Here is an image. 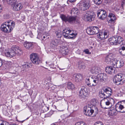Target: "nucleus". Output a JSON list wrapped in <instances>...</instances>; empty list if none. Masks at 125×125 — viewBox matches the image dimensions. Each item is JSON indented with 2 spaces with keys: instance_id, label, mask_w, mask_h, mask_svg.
I'll return each instance as SVG.
<instances>
[{
  "instance_id": "1",
  "label": "nucleus",
  "mask_w": 125,
  "mask_h": 125,
  "mask_svg": "<svg viewBox=\"0 0 125 125\" xmlns=\"http://www.w3.org/2000/svg\"><path fill=\"white\" fill-rule=\"evenodd\" d=\"M0 51L6 57L11 58L15 56L16 54H20L21 50L18 46H15L12 47L10 52L8 51L6 48H3L0 49Z\"/></svg>"
},
{
  "instance_id": "2",
  "label": "nucleus",
  "mask_w": 125,
  "mask_h": 125,
  "mask_svg": "<svg viewBox=\"0 0 125 125\" xmlns=\"http://www.w3.org/2000/svg\"><path fill=\"white\" fill-rule=\"evenodd\" d=\"M15 26V22L12 21L5 22L1 25V29L3 31L6 33L10 32Z\"/></svg>"
},
{
  "instance_id": "3",
  "label": "nucleus",
  "mask_w": 125,
  "mask_h": 125,
  "mask_svg": "<svg viewBox=\"0 0 125 125\" xmlns=\"http://www.w3.org/2000/svg\"><path fill=\"white\" fill-rule=\"evenodd\" d=\"M94 34H96V37L100 40L106 39L107 38L109 33L107 31L105 30L103 32H99V28L96 26H94Z\"/></svg>"
},
{
  "instance_id": "4",
  "label": "nucleus",
  "mask_w": 125,
  "mask_h": 125,
  "mask_svg": "<svg viewBox=\"0 0 125 125\" xmlns=\"http://www.w3.org/2000/svg\"><path fill=\"white\" fill-rule=\"evenodd\" d=\"M111 45H117L118 44L123 45L124 41L121 37L115 36L111 37L109 39Z\"/></svg>"
},
{
  "instance_id": "5",
  "label": "nucleus",
  "mask_w": 125,
  "mask_h": 125,
  "mask_svg": "<svg viewBox=\"0 0 125 125\" xmlns=\"http://www.w3.org/2000/svg\"><path fill=\"white\" fill-rule=\"evenodd\" d=\"M113 81L116 84L118 85L122 84L125 82V75L121 74H118L114 77Z\"/></svg>"
},
{
  "instance_id": "6",
  "label": "nucleus",
  "mask_w": 125,
  "mask_h": 125,
  "mask_svg": "<svg viewBox=\"0 0 125 125\" xmlns=\"http://www.w3.org/2000/svg\"><path fill=\"white\" fill-rule=\"evenodd\" d=\"M94 83H97L99 82H103L107 78L106 74L104 73H100L94 75Z\"/></svg>"
},
{
  "instance_id": "7",
  "label": "nucleus",
  "mask_w": 125,
  "mask_h": 125,
  "mask_svg": "<svg viewBox=\"0 0 125 125\" xmlns=\"http://www.w3.org/2000/svg\"><path fill=\"white\" fill-rule=\"evenodd\" d=\"M94 107L93 104H89L88 106H86L84 107L83 113L84 114L87 116H91L94 112L92 109Z\"/></svg>"
},
{
  "instance_id": "8",
  "label": "nucleus",
  "mask_w": 125,
  "mask_h": 125,
  "mask_svg": "<svg viewBox=\"0 0 125 125\" xmlns=\"http://www.w3.org/2000/svg\"><path fill=\"white\" fill-rule=\"evenodd\" d=\"M72 31L68 29H65L63 31V35L64 37L67 39H72L75 37L76 34H74L72 32Z\"/></svg>"
},
{
  "instance_id": "9",
  "label": "nucleus",
  "mask_w": 125,
  "mask_h": 125,
  "mask_svg": "<svg viewBox=\"0 0 125 125\" xmlns=\"http://www.w3.org/2000/svg\"><path fill=\"white\" fill-rule=\"evenodd\" d=\"M30 56L31 60L33 63L37 64L41 62L37 54L32 53L30 55Z\"/></svg>"
},
{
  "instance_id": "10",
  "label": "nucleus",
  "mask_w": 125,
  "mask_h": 125,
  "mask_svg": "<svg viewBox=\"0 0 125 125\" xmlns=\"http://www.w3.org/2000/svg\"><path fill=\"white\" fill-rule=\"evenodd\" d=\"M60 17L62 20L65 22L68 21L70 23L75 21L76 19V17L73 16L66 17L65 15L62 14L60 16Z\"/></svg>"
},
{
  "instance_id": "11",
  "label": "nucleus",
  "mask_w": 125,
  "mask_h": 125,
  "mask_svg": "<svg viewBox=\"0 0 125 125\" xmlns=\"http://www.w3.org/2000/svg\"><path fill=\"white\" fill-rule=\"evenodd\" d=\"M79 94L81 98H84L85 97L87 96L88 94L87 88L83 87H82L79 91Z\"/></svg>"
},
{
  "instance_id": "12",
  "label": "nucleus",
  "mask_w": 125,
  "mask_h": 125,
  "mask_svg": "<svg viewBox=\"0 0 125 125\" xmlns=\"http://www.w3.org/2000/svg\"><path fill=\"white\" fill-rule=\"evenodd\" d=\"M124 62L122 60L120 61L117 60L115 59L114 60L112 65L114 68H119L121 67L124 65Z\"/></svg>"
},
{
  "instance_id": "13",
  "label": "nucleus",
  "mask_w": 125,
  "mask_h": 125,
  "mask_svg": "<svg viewBox=\"0 0 125 125\" xmlns=\"http://www.w3.org/2000/svg\"><path fill=\"white\" fill-rule=\"evenodd\" d=\"M115 109L116 111L122 113L125 112V107L120 103H118L115 105Z\"/></svg>"
},
{
  "instance_id": "14",
  "label": "nucleus",
  "mask_w": 125,
  "mask_h": 125,
  "mask_svg": "<svg viewBox=\"0 0 125 125\" xmlns=\"http://www.w3.org/2000/svg\"><path fill=\"white\" fill-rule=\"evenodd\" d=\"M89 7V2L85 1L79 5V8L81 10H87Z\"/></svg>"
},
{
  "instance_id": "15",
  "label": "nucleus",
  "mask_w": 125,
  "mask_h": 125,
  "mask_svg": "<svg viewBox=\"0 0 125 125\" xmlns=\"http://www.w3.org/2000/svg\"><path fill=\"white\" fill-rule=\"evenodd\" d=\"M107 15L106 11L104 10L101 11L99 10L97 13V16L100 19L104 20L105 19Z\"/></svg>"
},
{
  "instance_id": "16",
  "label": "nucleus",
  "mask_w": 125,
  "mask_h": 125,
  "mask_svg": "<svg viewBox=\"0 0 125 125\" xmlns=\"http://www.w3.org/2000/svg\"><path fill=\"white\" fill-rule=\"evenodd\" d=\"M116 19V18L115 15L110 13L109 14L107 18V20L109 23H114Z\"/></svg>"
},
{
  "instance_id": "17",
  "label": "nucleus",
  "mask_w": 125,
  "mask_h": 125,
  "mask_svg": "<svg viewBox=\"0 0 125 125\" xmlns=\"http://www.w3.org/2000/svg\"><path fill=\"white\" fill-rule=\"evenodd\" d=\"M115 59L113 57L112 54H110L106 56L105 58V61L108 64L110 63L111 62H112L113 63V62Z\"/></svg>"
},
{
  "instance_id": "18",
  "label": "nucleus",
  "mask_w": 125,
  "mask_h": 125,
  "mask_svg": "<svg viewBox=\"0 0 125 125\" xmlns=\"http://www.w3.org/2000/svg\"><path fill=\"white\" fill-rule=\"evenodd\" d=\"M73 78L77 82H78L81 81L83 79V76L80 73L75 74L73 76Z\"/></svg>"
},
{
  "instance_id": "19",
  "label": "nucleus",
  "mask_w": 125,
  "mask_h": 125,
  "mask_svg": "<svg viewBox=\"0 0 125 125\" xmlns=\"http://www.w3.org/2000/svg\"><path fill=\"white\" fill-rule=\"evenodd\" d=\"M93 15H91L89 13H87L84 15L83 17V19L86 21H91L92 20L93 17Z\"/></svg>"
},
{
  "instance_id": "20",
  "label": "nucleus",
  "mask_w": 125,
  "mask_h": 125,
  "mask_svg": "<svg viewBox=\"0 0 125 125\" xmlns=\"http://www.w3.org/2000/svg\"><path fill=\"white\" fill-rule=\"evenodd\" d=\"M23 7V6L20 3H16L13 6V10L18 11L21 9Z\"/></svg>"
},
{
  "instance_id": "21",
  "label": "nucleus",
  "mask_w": 125,
  "mask_h": 125,
  "mask_svg": "<svg viewBox=\"0 0 125 125\" xmlns=\"http://www.w3.org/2000/svg\"><path fill=\"white\" fill-rule=\"evenodd\" d=\"M105 71L108 73L114 74L115 72V68H114L111 66H108L106 67Z\"/></svg>"
},
{
  "instance_id": "22",
  "label": "nucleus",
  "mask_w": 125,
  "mask_h": 125,
  "mask_svg": "<svg viewBox=\"0 0 125 125\" xmlns=\"http://www.w3.org/2000/svg\"><path fill=\"white\" fill-rule=\"evenodd\" d=\"M104 103L105 104V105L107 106H109L110 105H111L112 103V102H114V101L113 99L110 98H107L104 99Z\"/></svg>"
},
{
  "instance_id": "23",
  "label": "nucleus",
  "mask_w": 125,
  "mask_h": 125,
  "mask_svg": "<svg viewBox=\"0 0 125 125\" xmlns=\"http://www.w3.org/2000/svg\"><path fill=\"white\" fill-rule=\"evenodd\" d=\"M60 52L61 54L64 56L67 54L68 52V50L66 47L61 48L60 50Z\"/></svg>"
},
{
  "instance_id": "24",
  "label": "nucleus",
  "mask_w": 125,
  "mask_h": 125,
  "mask_svg": "<svg viewBox=\"0 0 125 125\" xmlns=\"http://www.w3.org/2000/svg\"><path fill=\"white\" fill-rule=\"evenodd\" d=\"M23 45L27 49H31L32 48V43L31 42H25L24 43Z\"/></svg>"
},
{
  "instance_id": "25",
  "label": "nucleus",
  "mask_w": 125,
  "mask_h": 125,
  "mask_svg": "<svg viewBox=\"0 0 125 125\" xmlns=\"http://www.w3.org/2000/svg\"><path fill=\"white\" fill-rule=\"evenodd\" d=\"M104 90L105 93L106 97L107 98H108V97L110 96L112 94V90L110 88L106 89Z\"/></svg>"
},
{
  "instance_id": "26",
  "label": "nucleus",
  "mask_w": 125,
  "mask_h": 125,
  "mask_svg": "<svg viewBox=\"0 0 125 125\" xmlns=\"http://www.w3.org/2000/svg\"><path fill=\"white\" fill-rule=\"evenodd\" d=\"M67 88L70 90H72L74 89L75 88L74 85L72 83L69 82L67 83Z\"/></svg>"
},
{
  "instance_id": "27",
  "label": "nucleus",
  "mask_w": 125,
  "mask_h": 125,
  "mask_svg": "<svg viewBox=\"0 0 125 125\" xmlns=\"http://www.w3.org/2000/svg\"><path fill=\"white\" fill-rule=\"evenodd\" d=\"M79 13V10L76 8H73L71 10V13L72 14L76 15L78 14Z\"/></svg>"
},
{
  "instance_id": "28",
  "label": "nucleus",
  "mask_w": 125,
  "mask_h": 125,
  "mask_svg": "<svg viewBox=\"0 0 125 125\" xmlns=\"http://www.w3.org/2000/svg\"><path fill=\"white\" fill-rule=\"evenodd\" d=\"M99 96L101 98H104V99L107 98L105 96V93L104 90V89L102 90L99 92Z\"/></svg>"
},
{
  "instance_id": "29",
  "label": "nucleus",
  "mask_w": 125,
  "mask_h": 125,
  "mask_svg": "<svg viewBox=\"0 0 125 125\" xmlns=\"http://www.w3.org/2000/svg\"><path fill=\"white\" fill-rule=\"evenodd\" d=\"M93 28H94V26L87 28L86 30V32L89 35L93 34V31L92 29Z\"/></svg>"
},
{
  "instance_id": "30",
  "label": "nucleus",
  "mask_w": 125,
  "mask_h": 125,
  "mask_svg": "<svg viewBox=\"0 0 125 125\" xmlns=\"http://www.w3.org/2000/svg\"><path fill=\"white\" fill-rule=\"evenodd\" d=\"M58 44V40H55L52 41L51 43V45L53 47L56 46Z\"/></svg>"
},
{
  "instance_id": "31",
  "label": "nucleus",
  "mask_w": 125,
  "mask_h": 125,
  "mask_svg": "<svg viewBox=\"0 0 125 125\" xmlns=\"http://www.w3.org/2000/svg\"><path fill=\"white\" fill-rule=\"evenodd\" d=\"M116 111L115 109L114 108H112L110 110L109 113L111 115L113 116L116 114Z\"/></svg>"
},
{
  "instance_id": "32",
  "label": "nucleus",
  "mask_w": 125,
  "mask_h": 125,
  "mask_svg": "<svg viewBox=\"0 0 125 125\" xmlns=\"http://www.w3.org/2000/svg\"><path fill=\"white\" fill-rule=\"evenodd\" d=\"M57 37L58 38H60L62 36V32L60 31H58L55 32Z\"/></svg>"
},
{
  "instance_id": "33",
  "label": "nucleus",
  "mask_w": 125,
  "mask_h": 125,
  "mask_svg": "<svg viewBox=\"0 0 125 125\" xmlns=\"http://www.w3.org/2000/svg\"><path fill=\"white\" fill-rule=\"evenodd\" d=\"M89 78L86 79L85 81L87 85L89 86H93V84H91L89 81Z\"/></svg>"
},
{
  "instance_id": "34",
  "label": "nucleus",
  "mask_w": 125,
  "mask_h": 125,
  "mask_svg": "<svg viewBox=\"0 0 125 125\" xmlns=\"http://www.w3.org/2000/svg\"><path fill=\"white\" fill-rule=\"evenodd\" d=\"M100 69L98 67H95L94 69V75H96L99 72Z\"/></svg>"
},
{
  "instance_id": "35",
  "label": "nucleus",
  "mask_w": 125,
  "mask_h": 125,
  "mask_svg": "<svg viewBox=\"0 0 125 125\" xmlns=\"http://www.w3.org/2000/svg\"><path fill=\"white\" fill-rule=\"evenodd\" d=\"M29 67V66L27 64H24L22 66V68H23V69H22V70L24 71L27 68H28Z\"/></svg>"
},
{
  "instance_id": "36",
  "label": "nucleus",
  "mask_w": 125,
  "mask_h": 125,
  "mask_svg": "<svg viewBox=\"0 0 125 125\" xmlns=\"http://www.w3.org/2000/svg\"><path fill=\"white\" fill-rule=\"evenodd\" d=\"M101 0H94V3L96 5H99L101 2Z\"/></svg>"
},
{
  "instance_id": "37",
  "label": "nucleus",
  "mask_w": 125,
  "mask_h": 125,
  "mask_svg": "<svg viewBox=\"0 0 125 125\" xmlns=\"http://www.w3.org/2000/svg\"><path fill=\"white\" fill-rule=\"evenodd\" d=\"M78 68L79 69H83L85 68V66H84L82 65V64H78Z\"/></svg>"
},
{
  "instance_id": "38",
  "label": "nucleus",
  "mask_w": 125,
  "mask_h": 125,
  "mask_svg": "<svg viewBox=\"0 0 125 125\" xmlns=\"http://www.w3.org/2000/svg\"><path fill=\"white\" fill-rule=\"evenodd\" d=\"M53 112L52 111H50L47 114H46V116L47 117H50L53 114Z\"/></svg>"
},
{
  "instance_id": "39",
  "label": "nucleus",
  "mask_w": 125,
  "mask_h": 125,
  "mask_svg": "<svg viewBox=\"0 0 125 125\" xmlns=\"http://www.w3.org/2000/svg\"><path fill=\"white\" fill-rule=\"evenodd\" d=\"M83 52L87 54H90L91 53L90 52H89V50L88 49H86L84 50Z\"/></svg>"
},
{
  "instance_id": "40",
  "label": "nucleus",
  "mask_w": 125,
  "mask_h": 125,
  "mask_svg": "<svg viewBox=\"0 0 125 125\" xmlns=\"http://www.w3.org/2000/svg\"><path fill=\"white\" fill-rule=\"evenodd\" d=\"M15 0H7V2L8 4H10L11 3L15 1Z\"/></svg>"
},
{
  "instance_id": "41",
  "label": "nucleus",
  "mask_w": 125,
  "mask_h": 125,
  "mask_svg": "<svg viewBox=\"0 0 125 125\" xmlns=\"http://www.w3.org/2000/svg\"><path fill=\"white\" fill-rule=\"evenodd\" d=\"M94 125H103L102 122H97L95 123Z\"/></svg>"
},
{
  "instance_id": "42",
  "label": "nucleus",
  "mask_w": 125,
  "mask_h": 125,
  "mask_svg": "<svg viewBox=\"0 0 125 125\" xmlns=\"http://www.w3.org/2000/svg\"><path fill=\"white\" fill-rule=\"evenodd\" d=\"M95 110V113L94 115H96L98 113V110L97 107H95L94 108V111Z\"/></svg>"
},
{
  "instance_id": "43",
  "label": "nucleus",
  "mask_w": 125,
  "mask_h": 125,
  "mask_svg": "<svg viewBox=\"0 0 125 125\" xmlns=\"http://www.w3.org/2000/svg\"><path fill=\"white\" fill-rule=\"evenodd\" d=\"M121 92L119 91L118 90L117 93V96H120L121 95Z\"/></svg>"
},
{
  "instance_id": "44",
  "label": "nucleus",
  "mask_w": 125,
  "mask_h": 125,
  "mask_svg": "<svg viewBox=\"0 0 125 125\" xmlns=\"http://www.w3.org/2000/svg\"><path fill=\"white\" fill-rule=\"evenodd\" d=\"M79 123L80 125H86L85 123L83 122H80Z\"/></svg>"
},
{
  "instance_id": "45",
  "label": "nucleus",
  "mask_w": 125,
  "mask_h": 125,
  "mask_svg": "<svg viewBox=\"0 0 125 125\" xmlns=\"http://www.w3.org/2000/svg\"><path fill=\"white\" fill-rule=\"evenodd\" d=\"M2 61L1 59H0V67L2 66Z\"/></svg>"
},
{
  "instance_id": "46",
  "label": "nucleus",
  "mask_w": 125,
  "mask_h": 125,
  "mask_svg": "<svg viewBox=\"0 0 125 125\" xmlns=\"http://www.w3.org/2000/svg\"><path fill=\"white\" fill-rule=\"evenodd\" d=\"M125 3V0H124L122 1V2L121 4V6L122 7H123V5Z\"/></svg>"
},
{
  "instance_id": "47",
  "label": "nucleus",
  "mask_w": 125,
  "mask_h": 125,
  "mask_svg": "<svg viewBox=\"0 0 125 125\" xmlns=\"http://www.w3.org/2000/svg\"><path fill=\"white\" fill-rule=\"evenodd\" d=\"M119 52L121 54H122V49L120 48L119 50Z\"/></svg>"
},
{
  "instance_id": "48",
  "label": "nucleus",
  "mask_w": 125,
  "mask_h": 125,
  "mask_svg": "<svg viewBox=\"0 0 125 125\" xmlns=\"http://www.w3.org/2000/svg\"><path fill=\"white\" fill-rule=\"evenodd\" d=\"M102 103H100V105H101V107L103 108H106L105 106L104 105H102Z\"/></svg>"
},
{
  "instance_id": "49",
  "label": "nucleus",
  "mask_w": 125,
  "mask_h": 125,
  "mask_svg": "<svg viewBox=\"0 0 125 125\" xmlns=\"http://www.w3.org/2000/svg\"><path fill=\"white\" fill-rule=\"evenodd\" d=\"M120 49H122V50H123V51L125 50V47L123 46H122V47Z\"/></svg>"
},
{
  "instance_id": "50",
  "label": "nucleus",
  "mask_w": 125,
  "mask_h": 125,
  "mask_svg": "<svg viewBox=\"0 0 125 125\" xmlns=\"http://www.w3.org/2000/svg\"><path fill=\"white\" fill-rule=\"evenodd\" d=\"M70 2H75L76 0H68Z\"/></svg>"
},
{
  "instance_id": "51",
  "label": "nucleus",
  "mask_w": 125,
  "mask_h": 125,
  "mask_svg": "<svg viewBox=\"0 0 125 125\" xmlns=\"http://www.w3.org/2000/svg\"><path fill=\"white\" fill-rule=\"evenodd\" d=\"M0 125H4L2 121L0 120Z\"/></svg>"
},
{
  "instance_id": "52",
  "label": "nucleus",
  "mask_w": 125,
  "mask_h": 125,
  "mask_svg": "<svg viewBox=\"0 0 125 125\" xmlns=\"http://www.w3.org/2000/svg\"><path fill=\"white\" fill-rule=\"evenodd\" d=\"M2 11V7L1 6V5H0V13Z\"/></svg>"
},
{
  "instance_id": "53",
  "label": "nucleus",
  "mask_w": 125,
  "mask_h": 125,
  "mask_svg": "<svg viewBox=\"0 0 125 125\" xmlns=\"http://www.w3.org/2000/svg\"><path fill=\"white\" fill-rule=\"evenodd\" d=\"M94 70L93 69H92L91 70V72L93 74L94 73Z\"/></svg>"
},
{
  "instance_id": "54",
  "label": "nucleus",
  "mask_w": 125,
  "mask_h": 125,
  "mask_svg": "<svg viewBox=\"0 0 125 125\" xmlns=\"http://www.w3.org/2000/svg\"><path fill=\"white\" fill-rule=\"evenodd\" d=\"M75 125H80L79 123L78 122V123L76 124Z\"/></svg>"
},
{
  "instance_id": "55",
  "label": "nucleus",
  "mask_w": 125,
  "mask_h": 125,
  "mask_svg": "<svg viewBox=\"0 0 125 125\" xmlns=\"http://www.w3.org/2000/svg\"><path fill=\"white\" fill-rule=\"evenodd\" d=\"M45 38V36H43V38L44 39Z\"/></svg>"
},
{
  "instance_id": "56",
  "label": "nucleus",
  "mask_w": 125,
  "mask_h": 125,
  "mask_svg": "<svg viewBox=\"0 0 125 125\" xmlns=\"http://www.w3.org/2000/svg\"><path fill=\"white\" fill-rule=\"evenodd\" d=\"M123 46L124 47H125V44H124L123 45Z\"/></svg>"
},
{
  "instance_id": "57",
  "label": "nucleus",
  "mask_w": 125,
  "mask_h": 125,
  "mask_svg": "<svg viewBox=\"0 0 125 125\" xmlns=\"http://www.w3.org/2000/svg\"><path fill=\"white\" fill-rule=\"evenodd\" d=\"M112 28L113 29V30H114V27H112Z\"/></svg>"
},
{
  "instance_id": "58",
  "label": "nucleus",
  "mask_w": 125,
  "mask_h": 125,
  "mask_svg": "<svg viewBox=\"0 0 125 125\" xmlns=\"http://www.w3.org/2000/svg\"><path fill=\"white\" fill-rule=\"evenodd\" d=\"M1 84V79H0V85Z\"/></svg>"
},
{
  "instance_id": "59",
  "label": "nucleus",
  "mask_w": 125,
  "mask_h": 125,
  "mask_svg": "<svg viewBox=\"0 0 125 125\" xmlns=\"http://www.w3.org/2000/svg\"><path fill=\"white\" fill-rule=\"evenodd\" d=\"M95 102H96V104H98V103H97V102H96V100H95Z\"/></svg>"
},
{
  "instance_id": "60",
  "label": "nucleus",
  "mask_w": 125,
  "mask_h": 125,
  "mask_svg": "<svg viewBox=\"0 0 125 125\" xmlns=\"http://www.w3.org/2000/svg\"><path fill=\"white\" fill-rule=\"evenodd\" d=\"M3 113H5V111H3Z\"/></svg>"
},
{
  "instance_id": "61",
  "label": "nucleus",
  "mask_w": 125,
  "mask_h": 125,
  "mask_svg": "<svg viewBox=\"0 0 125 125\" xmlns=\"http://www.w3.org/2000/svg\"><path fill=\"white\" fill-rule=\"evenodd\" d=\"M106 3H108V1H106Z\"/></svg>"
},
{
  "instance_id": "62",
  "label": "nucleus",
  "mask_w": 125,
  "mask_h": 125,
  "mask_svg": "<svg viewBox=\"0 0 125 125\" xmlns=\"http://www.w3.org/2000/svg\"><path fill=\"white\" fill-rule=\"evenodd\" d=\"M14 73V74H15V73L14 72H13V73Z\"/></svg>"
},
{
  "instance_id": "63",
  "label": "nucleus",
  "mask_w": 125,
  "mask_h": 125,
  "mask_svg": "<svg viewBox=\"0 0 125 125\" xmlns=\"http://www.w3.org/2000/svg\"><path fill=\"white\" fill-rule=\"evenodd\" d=\"M46 62V63L47 64V62Z\"/></svg>"
},
{
  "instance_id": "64",
  "label": "nucleus",
  "mask_w": 125,
  "mask_h": 125,
  "mask_svg": "<svg viewBox=\"0 0 125 125\" xmlns=\"http://www.w3.org/2000/svg\"><path fill=\"white\" fill-rule=\"evenodd\" d=\"M60 70H62V69H61L60 68Z\"/></svg>"
}]
</instances>
